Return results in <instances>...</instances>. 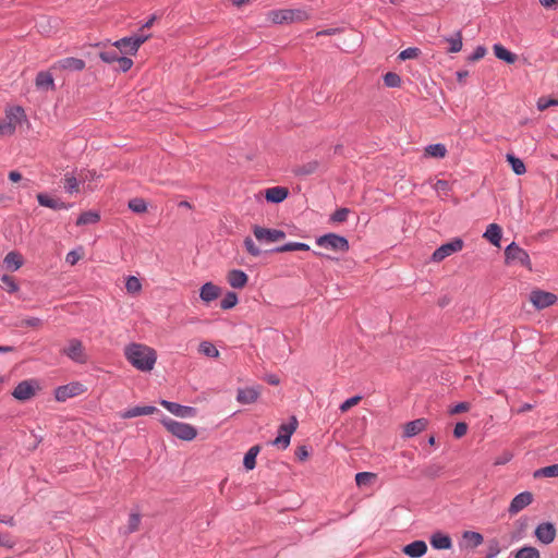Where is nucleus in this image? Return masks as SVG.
<instances>
[{"label":"nucleus","instance_id":"obj_50","mask_svg":"<svg viewBox=\"0 0 558 558\" xmlns=\"http://www.w3.org/2000/svg\"><path fill=\"white\" fill-rule=\"evenodd\" d=\"M499 554H500V544L498 543V541L496 538L488 541L486 558H496V556Z\"/></svg>","mask_w":558,"mask_h":558},{"label":"nucleus","instance_id":"obj_62","mask_svg":"<svg viewBox=\"0 0 558 558\" xmlns=\"http://www.w3.org/2000/svg\"><path fill=\"white\" fill-rule=\"evenodd\" d=\"M318 167V163L316 161L308 162L307 165L302 166L299 170V174H311L313 173Z\"/></svg>","mask_w":558,"mask_h":558},{"label":"nucleus","instance_id":"obj_45","mask_svg":"<svg viewBox=\"0 0 558 558\" xmlns=\"http://www.w3.org/2000/svg\"><path fill=\"white\" fill-rule=\"evenodd\" d=\"M449 43V52L456 53L462 49V36L461 33L458 32L454 37L447 38Z\"/></svg>","mask_w":558,"mask_h":558},{"label":"nucleus","instance_id":"obj_55","mask_svg":"<svg viewBox=\"0 0 558 558\" xmlns=\"http://www.w3.org/2000/svg\"><path fill=\"white\" fill-rule=\"evenodd\" d=\"M83 256L82 248L70 251L65 256V262L75 265Z\"/></svg>","mask_w":558,"mask_h":558},{"label":"nucleus","instance_id":"obj_44","mask_svg":"<svg viewBox=\"0 0 558 558\" xmlns=\"http://www.w3.org/2000/svg\"><path fill=\"white\" fill-rule=\"evenodd\" d=\"M384 83L387 87L396 88L401 85V77L395 72H388L384 75Z\"/></svg>","mask_w":558,"mask_h":558},{"label":"nucleus","instance_id":"obj_64","mask_svg":"<svg viewBox=\"0 0 558 558\" xmlns=\"http://www.w3.org/2000/svg\"><path fill=\"white\" fill-rule=\"evenodd\" d=\"M469 410H470L469 402H460V403L456 404V407L450 409V414L454 415V414H459V413H464Z\"/></svg>","mask_w":558,"mask_h":558},{"label":"nucleus","instance_id":"obj_60","mask_svg":"<svg viewBox=\"0 0 558 558\" xmlns=\"http://www.w3.org/2000/svg\"><path fill=\"white\" fill-rule=\"evenodd\" d=\"M290 437L289 435H278L276 436L274 442L275 446H278V447H281V448H287L289 445H290Z\"/></svg>","mask_w":558,"mask_h":558},{"label":"nucleus","instance_id":"obj_1","mask_svg":"<svg viewBox=\"0 0 558 558\" xmlns=\"http://www.w3.org/2000/svg\"><path fill=\"white\" fill-rule=\"evenodd\" d=\"M124 357L141 372H150L155 367L156 352L146 344L131 343L124 348Z\"/></svg>","mask_w":558,"mask_h":558},{"label":"nucleus","instance_id":"obj_39","mask_svg":"<svg viewBox=\"0 0 558 558\" xmlns=\"http://www.w3.org/2000/svg\"><path fill=\"white\" fill-rule=\"evenodd\" d=\"M556 477L558 476V463L544 466L534 472V477Z\"/></svg>","mask_w":558,"mask_h":558},{"label":"nucleus","instance_id":"obj_47","mask_svg":"<svg viewBox=\"0 0 558 558\" xmlns=\"http://www.w3.org/2000/svg\"><path fill=\"white\" fill-rule=\"evenodd\" d=\"M141 526V514L132 513L128 519V533H134Z\"/></svg>","mask_w":558,"mask_h":558},{"label":"nucleus","instance_id":"obj_34","mask_svg":"<svg viewBox=\"0 0 558 558\" xmlns=\"http://www.w3.org/2000/svg\"><path fill=\"white\" fill-rule=\"evenodd\" d=\"M100 219V216L97 211H85L76 220L77 226L84 225H94L97 223Z\"/></svg>","mask_w":558,"mask_h":558},{"label":"nucleus","instance_id":"obj_19","mask_svg":"<svg viewBox=\"0 0 558 558\" xmlns=\"http://www.w3.org/2000/svg\"><path fill=\"white\" fill-rule=\"evenodd\" d=\"M401 550L409 558H422L427 553V544L418 539L403 546Z\"/></svg>","mask_w":558,"mask_h":558},{"label":"nucleus","instance_id":"obj_31","mask_svg":"<svg viewBox=\"0 0 558 558\" xmlns=\"http://www.w3.org/2000/svg\"><path fill=\"white\" fill-rule=\"evenodd\" d=\"M310 246L306 243L289 242L272 250L276 253L292 252V251H308Z\"/></svg>","mask_w":558,"mask_h":558},{"label":"nucleus","instance_id":"obj_25","mask_svg":"<svg viewBox=\"0 0 558 558\" xmlns=\"http://www.w3.org/2000/svg\"><path fill=\"white\" fill-rule=\"evenodd\" d=\"M288 190L282 186H274L266 190L265 197L270 203H281L288 197Z\"/></svg>","mask_w":558,"mask_h":558},{"label":"nucleus","instance_id":"obj_54","mask_svg":"<svg viewBox=\"0 0 558 558\" xmlns=\"http://www.w3.org/2000/svg\"><path fill=\"white\" fill-rule=\"evenodd\" d=\"M360 401H361V397L354 396V397L343 401V403L340 404L339 410H340V412L345 413L349 411V409L357 405Z\"/></svg>","mask_w":558,"mask_h":558},{"label":"nucleus","instance_id":"obj_5","mask_svg":"<svg viewBox=\"0 0 558 558\" xmlns=\"http://www.w3.org/2000/svg\"><path fill=\"white\" fill-rule=\"evenodd\" d=\"M149 38V35L124 37L113 43L121 53L135 54L141 47Z\"/></svg>","mask_w":558,"mask_h":558},{"label":"nucleus","instance_id":"obj_63","mask_svg":"<svg viewBox=\"0 0 558 558\" xmlns=\"http://www.w3.org/2000/svg\"><path fill=\"white\" fill-rule=\"evenodd\" d=\"M468 429H469V426H466L465 423H456V426L453 429V435L456 438L464 437Z\"/></svg>","mask_w":558,"mask_h":558},{"label":"nucleus","instance_id":"obj_40","mask_svg":"<svg viewBox=\"0 0 558 558\" xmlns=\"http://www.w3.org/2000/svg\"><path fill=\"white\" fill-rule=\"evenodd\" d=\"M199 353L210 356V357H218L219 356V350L216 349L215 344L209 341H202L199 344Z\"/></svg>","mask_w":558,"mask_h":558},{"label":"nucleus","instance_id":"obj_41","mask_svg":"<svg viewBox=\"0 0 558 558\" xmlns=\"http://www.w3.org/2000/svg\"><path fill=\"white\" fill-rule=\"evenodd\" d=\"M463 539L469 542L472 547L483 544V536L478 532L468 531L463 533Z\"/></svg>","mask_w":558,"mask_h":558},{"label":"nucleus","instance_id":"obj_37","mask_svg":"<svg viewBox=\"0 0 558 558\" xmlns=\"http://www.w3.org/2000/svg\"><path fill=\"white\" fill-rule=\"evenodd\" d=\"M428 156L435 158H444L447 154V148L444 144H432L425 148Z\"/></svg>","mask_w":558,"mask_h":558},{"label":"nucleus","instance_id":"obj_24","mask_svg":"<svg viewBox=\"0 0 558 558\" xmlns=\"http://www.w3.org/2000/svg\"><path fill=\"white\" fill-rule=\"evenodd\" d=\"M247 275L239 269L229 271L227 280L228 283L234 289H241L247 283Z\"/></svg>","mask_w":558,"mask_h":558},{"label":"nucleus","instance_id":"obj_59","mask_svg":"<svg viewBox=\"0 0 558 558\" xmlns=\"http://www.w3.org/2000/svg\"><path fill=\"white\" fill-rule=\"evenodd\" d=\"M372 478H374V474L372 472H359L356 474V484L357 486H363Z\"/></svg>","mask_w":558,"mask_h":558},{"label":"nucleus","instance_id":"obj_21","mask_svg":"<svg viewBox=\"0 0 558 558\" xmlns=\"http://www.w3.org/2000/svg\"><path fill=\"white\" fill-rule=\"evenodd\" d=\"M37 201L40 206L48 207V208H51L54 210L69 209L71 207L70 204H65L64 202H62L60 199L52 198L45 193L37 194Z\"/></svg>","mask_w":558,"mask_h":558},{"label":"nucleus","instance_id":"obj_52","mask_svg":"<svg viewBox=\"0 0 558 558\" xmlns=\"http://www.w3.org/2000/svg\"><path fill=\"white\" fill-rule=\"evenodd\" d=\"M244 246L252 256H259L262 254V251L256 246L255 242L250 236L244 239Z\"/></svg>","mask_w":558,"mask_h":558},{"label":"nucleus","instance_id":"obj_13","mask_svg":"<svg viewBox=\"0 0 558 558\" xmlns=\"http://www.w3.org/2000/svg\"><path fill=\"white\" fill-rule=\"evenodd\" d=\"M37 384L35 380H22L12 391L13 398L20 401H26L35 396Z\"/></svg>","mask_w":558,"mask_h":558},{"label":"nucleus","instance_id":"obj_11","mask_svg":"<svg viewBox=\"0 0 558 558\" xmlns=\"http://www.w3.org/2000/svg\"><path fill=\"white\" fill-rule=\"evenodd\" d=\"M262 387L256 385L246 388H239L236 393V401L242 405H251L257 402L260 398Z\"/></svg>","mask_w":558,"mask_h":558},{"label":"nucleus","instance_id":"obj_18","mask_svg":"<svg viewBox=\"0 0 558 558\" xmlns=\"http://www.w3.org/2000/svg\"><path fill=\"white\" fill-rule=\"evenodd\" d=\"M156 411L157 409L153 405H136L123 412H119V417L129 420L136 416L153 415Z\"/></svg>","mask_w":558,"mask_h":558},{"label":"nucleus","instance_id":"obj_20","mask_svg":"<svg viewBox=\"0 0 558 558\" xmlns=\"http://www.w3.org/2000/svg\"><path fill=\"white\" fill-rule=\"evenodd\" d=\"M427 427V420L416 418L403 426V437L410 438L425 430Z\"/></svg>","mask_w":558,"mask_h":558},{"label":"nucleus","instance_id":"obj_14","mask_svg":"<svg viewBox=\"0 0 558 558\" xmlns=\"http://www.w3.org/2000/svg\"><path fill=\"white\" fill-rule=\"evenodd\" d=\"M530 301L536 310H544L547 306L553 305L557 301V296L550 292L535 290L531 292Z\"/></svg>","mask_w":558,"mask_h":558},{"label":"nucleus","instance_id":"obj_38","mask_svg":"<svg viewBox=\"0 0 558 558\" xmlns=\"http://www.w3.org/2000/svg\"><path fill=\"white\" fill-rule=\"evenodd\" d=\"M514 558H539V551L536 547L524 546L517 550Z\"/></svg>","mask_w":558,"mask_h":558},{"label":"nucleus","instance_id":"obj_10","mask_svg":"<svg viewBox=\"0 0 558 558\" xmlns=\"http://www.w3.org/2000/svg\"><path fill=\"white\" fill-rule=\"evenodd\" d=\"M253 233L257 241L274 243L286 238V233L278 229H267L259 226L253 227Z\"/></svg>","mask_w":558,"mask_h":558},{"label":"nucleus","instance_id":"obj_43","mask_svg":"<svg viewBox=\"0 0 558 558\" xmlns=\"http://www.w3.org/2000/svg\"><path fill=\"white\" fill-rule=\"evenodd\" d=\"M238 303V295L234 292H228L220 302L221 310H231Z\"/></svg>","mask_w":558,"mask_h":558},{"label":"nucleus","instance_id":"obj_7","mask_svg":"<svg viewBox=\"0 0 558 558\" xmlns=\"http://www.w3.org/2000/svg\"><path fill=\"white\" fill-rule=\"evenodd\" d=\"M463 247V241L459 238L453 239L452 241L440 245L432 255V260L439 263L444 260L446 257L452 255L461 251Z\"/></svg>","mask_w":558,"mask_h":558},{"label":"nucleus","instance_id":"obj_4","mask_svg":"<svg viewBox=\"0 0 558 558\" xmlns=\"http://www.w3.org/2000/svg\"><path fill=\"white\" fill-rule=\"evenodd\" d=\"M505 262L506 264L518 263L529 269H532L531 259L527 252L521 248L515 242L510 243L505 248Z\"/></svg>","mask_w":558,"mask_h":558},{"label":"nucleus","instance_id":"obj_8","mask_svg":"<svg viewBox=\"0 0 558 558\" xmlns=\"http://www.w3.org/2000/svg\"><path fill=\"white\" fill-rule=\"evenodd\" d=\"M275 23L301 22L308 17V14L300 9L279 10L271 13Z\"/></svg>","mask_w":558,"mask_h":558},{"label":"nucleus","instance_id":"obj_61","mask_svg":"<svg viewBox=\"0 0 558 558\" xmlns=\"http://www.w3.org/2000/svg\"><path fill=\"white\" fill-rule=\"evenodd\" d=\"M485 53H486V48L483 46H478L475 48L473 53L469 56L468 59H469V61L474 62V61H477V60L484 58Z\"/></svg>","mask_w":558,"mask_h":558},{"label":"nucleus","instance_id":"obj_9","mask_svg":"<svg viewBox=\"0 0 558 558\" xmlns=\"http://www.w3.org/2000/svg\"><path fill=\"white\" fill-rule=\"evenodd\" d=\"M62 353L75 363H86L87 361L85 348L83 347L82 342L76 339H72L70 342H68L66 347L62 349Z\"/></svg>","mask_w":558,"mask_h":558},{"label":"nucleus","instance_id":"obj_51","mask_svg":"<svg viewBox=\"0 0 558 558\" xmlns=\"http://www.w3.org/2000/svg\"><path fill=\"white\" fill-rule=\"evenodd\" d=\"M119 53L116 50L101 51L99 58L106 63H114L119 59Z\"/></svg>","mask_w":558,"mask_h":558},{"label":"nucleus","instance_id":"obj_29","mask_svg":"<svg viewBox=\"0 0 558 558\" xmlns=\"http://www.w3.org/2000/svg\"><path fill=\"white\" fill-rule=\"evenodd\" d=\"M494 53L498 59L504 60L509 64H512L517 61V56L500 44L494 45Z\"/></svg>","mask_w":558,"mask_h":558},{"label":"nucleus","instance_id":"obj_12","mask_svg":"<svg viewBox=\"0 0 558 558\" xmlns=\"http://www.w3.org/2000/svg\"><path fill=\"white\" fill-rule=\"evenodd\" d=\"M85 65L83 59L68 57L56 61L51 68L56 71L80 72L85 69Z\"/></svg>","mask_w":558,"mask_h":558},{"label":"nucleus","instance_id":"obj_57","mask_svg":"<svg viewBox=\"0 0 558 558\" xmlns=\"http://www.w3.org/2000/svg\"><path fill=\"white\" fill-rule=\"evenodd\" d=\"M550 106H558V99L556 98H539L537 101V109L543 111Z\"/></svg>","mask_w":558,"mask_h":558},{"label":"nucleus","instance_id":"obj_48","mask_svg":"<svg viewBox=\"0 0 558 558\" xmlns=\"http://www.w3.org/2000/svg\"><path fill=\"white\" fill-rule=\"evenodd\" d=\"M350 210L348 208L337 209L331 216L330 220L336 223L344 222L348 219Z\"/></svg>","mask_w":558,"mask_h":558},{"label":"nucleus","instance_id":"obj_58","mask_svg":"<svg viewBox=\"0 0 558 558\" xmlns=\"http://www.w3.org/2000/svg\"><path fill=\"white\" fill-rule=\"evenodd\" d=\"M117 63H118V70H120L121 72L129 71L133 65L132 59H130L128 57H121V56L119 57Z\"/></svg>","mask_w":558,"mask_h":558},{"label":"nucleus","instance_id":"obj_53","mask_svg":"<svg viewBox=\"0 0 558 558\" xmlns=\"http://www.w3.org/2000/svg\"><path fill=\"white\" fill-rule=\"evenodd\" d=\"M420 49L416 48V47H410V48H407L404 50H402L400 53H399V59L400 60H408V59H414V58H417L418 54H420Z\"/></svg>","mask_w":558,"mask_h":558},{"label":"nucleus","instance_id":"obj_28","mask_svg":"<svg viewBox=\"0 0 558 558\" xmlns=\"http://www.w3.org/2000/svg\"><path fill=\"white\" fill-rule=\"evenodd\" d=\"M501 235V228L497 223H490L483 234V236L495 246L500 245Z\"/></svg>","mask_w":558,"mask_h":558},{"label":"nucleus","instance_id":"obj_46","mask_svg":"<svg viewBox=\"0 0 558 558\" xmlns=\"http://www.w3.org/2000/svg\"><path fill=\"white\" fill-rule=\"evenodd\" d=\"M1 287L10 293H13L17 290V284L11 276L3 275L1 277Z\"/></svg>","mask_w":558,"mask_h":558},{"label":"nucleus","instance_id":"obj_30","mask_svg":"<svg viewBox=\"0 0 558 558\" xmlns=\"http://www.w3.org/2000/svg\"><path fill=\"white\" fill-rule=\"evenodd\" d=\"M259 451H260V447H258V446H253V447H251V449H248V451L246 452V454H244V458H243L244 469L253 470L256 466V457Z\"/></svg>","mask_w":558,"mask_h":558},{"label":"nucleus","instance_id":"obj_33","mask_svg":"<svg viewBox=\"0 0 558 558\" xmlns=\"http://www.w3.org/2000/svg\"><path fill=\"white\" fill-rule=\"evenodd\" d=\"M125 290L131 295H136L142 290V282L140 278L135 276H129L125 279Z\"/></svg>","mask_w":558,"mask_h":558},{"label":"nucleus","instance_id":"obj_16","mask_svg":"<svg viewBox=\"0 0 558 558\" xmlns=\"http://www.w3.org/2000/svg\"><path fill=\"white\" fill-rule=\"evenodd\" d=\"M534 535H536L538 542L548 545L554 542L555 536L557 535V530L553 523L543 522L537 525L536 531H534Z\"/></svg>","mask_w":558,"mask_h":558},{"label":"nucleus","instance_id":"obj_35","mask_svg":"<svg viewBox=\"0 0 558 558\" xmlns=\"http://www.w3.org/2000/svg\"><path fill=\"white\" fill-rule=\"evenodd\" d=\"M24 118V110L21 107L11 108L7 111L5 120L8 122L13 123L16 129L17 124L21 123V120Z\"/></svg>","mask_w":558,"mask_h":558},{"label":"nucleus","instance_id":"obj_15","mask_svg":"<svg viewBox=\"0 0 558 558\" xmlns=\"http://www.w3.org/2000/svg\"><path fill=\"white\" fill-rule=\"evenodd\" d=\"M160 405H162L169 413L179 416V417H194L196 416V409L187 405H181L172 401H160Z\"/></svg>","mask_w":558,"mask_h":558},{"label":"nucleus","instance_id":"obj_26","mask_svg":"<svg viewBox=\"0 0 558 558\" xmlns=\"http://www.w3.org/2000/svg\"><path fill=\"white\" fill-rule=\"evenodd\" d=\"M432 547L437 550H447L451 548V538L447 534L436 532L430 537Z\"/></svg>","mask_w":558,"mask_h":558},{"label":"nucleus","instance_id":"obj_6","mask_svg":"<svg viewBox=\"0 0 558 558\" xmlns=\"http://www.w3.org/2000/svg\"><path fill=\"white\" fill-rule=\"evenodd\" d=\"M85 390V386L82 383H70L54 389V399H57L58 402H64L84 393Z\"/></svg>","mask_w":558,"mask_h":558},{"label":"nucleus","instance_id":"obj_27","mask_svg":"<svg viewBox=\"0 0 558 558\" xmlns=\"http://www.w3.org/2000/svg\"><path fill=\"white\" fill-rule=\"evenodd\" d=\"M23 265V257L17 252H10L3 259V266L9 271H16Z\"/></svg>","mask_w":558,"mask_h":558},{"label":"nucleus","instance_id":"obj_3","mask_svg":"<svg viewBox=\"0 0 558 558\" xmlns=\"http://www.w3.org/2000/svg\"><path fill=\"white\" fill-rule=\"evenodd\" d=\"M316 244L320 247L341 253H345L350 248L348 240L336 233H328L317 238Z\"/></svg>","mask_w":558,"mask_h":558},{"label":"nucleus","instance_id":"obj_17","mask_svg":"<svg viewBox=\"0 0 558 558\" xmlns=\"http://www.w3.org/2000/svg\"><path fill=\"white\" fill-rule=\"evenodd\" d=\"M533 502V494L530 492H524L512 498L509 507V512L511 514H515L519 511L525 509V507L530 506Z\"/></svg>","mask_w":558,"mask_h":558},{"label":"nucleus","instance_id":"obj_49","mask_svg":"<svg viewBox=\"0 0 558 558\" xmlns=\"http://www.w3.org/2000/svg\"><path fill=\"white\" fill-rule=\"evenodd\" d=\"M298 427V420L293 416L292 422L288 424H281L279 427V435H293L295 428Z\"/></svg>","mask_w":558,"mask_h":558},{"label":"nucleus","instance_id":"obj_56","mask_svg":"<svg viewBox=\"0 0 558 558\" xmlns=\"http://www.w3.org/2000/svg\"><path fill=\"white\" fill-rule=\"evenodd\" d=\"M15 131L13 123L8 122L5 119L0 122V136L12 135Z\"/></svg>","mask_w":558,"mask_h":558},{"label":"nucleus","instance_id":"obj_32","mask_svg":"<svg viewBox=\"0 0 558 558\" xmlns=\"http://www.w3.org/2000/svg\"><path fill=\"white\" fill-rule=\"evenodd\" d=\"M78 187L80 181L77 180V178L73 173L66 172L64 174V190L70 194H74L80 191Z\"/></svg>","mask_w":558,"mask_h":558},{"label":"nucleus","instance_id":"obj_2","mask_svg":"<svg viewBox=\"0 0 558 558\" xmlns=\"http://www.w3.org/2000/svg\"><path fill=\"white\" fill-rule=\"evenodd\" d=\"M160 422H162L166 430L183 441H192L197 436V429L191 424L181 423L169 417H163Z\"/></svg>","mask_w":558,"mask_h":558},{"label":"nucleus","instance_id":"obj_36","mask_svg":"<svg viewBox=\"0 0 558 558\" xmlns=\"http://www.w3.org/2000/svg\"><path fill=\"white\" fill-rule=\"evenodd\" d=\"M507 160L510 163L512 171L515 174L521 175V174L525 173V171H526L525 165L520 158H518L511 154H508Z\"/></svg>","mask_w":558,"mask_h":558},{"label":"nucleus","instance_id":"obj_22","mask_svg":"<svg viewBox=\"0 0 558 558\" xmlns=\"http://www.w3.org/2000/svg\"><path fill=\"white\" fill-rule=\"evenodd\" d=\"M35 85L37 87V89L39 90H53L56 85H54V80L51 75L50 72H47V71H40L37 73L36 75V78H35Z\"/></svg>","mask_w":558,"mask_h":558},{"label":"nucleus","instance_id":"obj_23","mask_svg":"<svg viewBox=\"0 0 558 558\" xmlns=\"http://www.w3.org/2000/svg\"><path fill=\"white\" fill-rule=\"evenodd\" d=\"M220 293L221 289L218 286L214 284L213 282H206L201 287L199 298L202 299V301L209 303L218 299Z\"/></svg>","mask_w":558,"mask_h":558},{"label":"nucleus","instance_id":"obj_42","mask_svg":"<svg viewBox=\"0 0 558 558\" xmlns=\"http://www.w3.org/2000/svg\"><path fill=\"white\" fill-rule=\"evenodd\" d=\"M129 208L136 214H142L147 210V204L143 198H132L129 202Z\"/></svg>","mask_w":558,"mask_h":558}]
</instances>
